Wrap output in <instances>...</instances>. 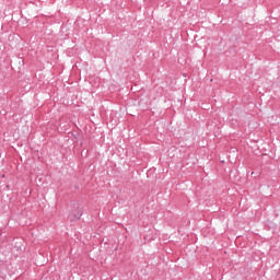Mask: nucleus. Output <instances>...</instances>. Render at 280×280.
I'll return each mask as SVG.
<instances>
[{"instance_id": "nucleus-1", "label": "nucleus", "mask_w": 280, "mask_h": 280, "mask_svg": "<svg viewBox=\"0 0 280 280\" xmlns=\"http://www.w3.org/2000/svg\"><path fill=\"white\" fill-rule=\"evenodd\" d=\"M82 209H80V207H78L75 209L74 212H72V218H71V222H75V220H80V218H82Z\"/></svg>"}, {"instance_id": "nucleus-2", "label": "nucleus", "mask_w": 280, "mask_h": 280, "mask_svg": "<svg viewBox=\"0 0 280 280\" xmlns=\"http://www.w3.org/2000/svg\"><path fill=\"white\" fill-rule=\"evenodd\" d=\"M7 189H10V185H7Z\"/></svg>"}]
</instances>
